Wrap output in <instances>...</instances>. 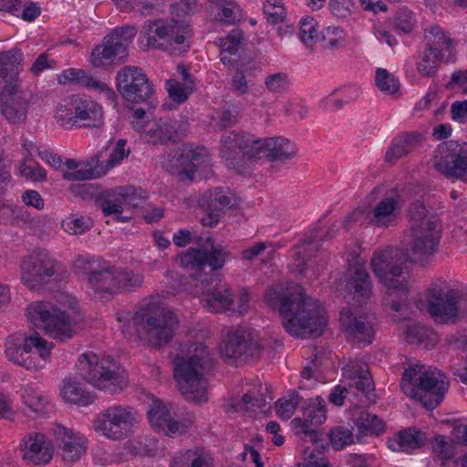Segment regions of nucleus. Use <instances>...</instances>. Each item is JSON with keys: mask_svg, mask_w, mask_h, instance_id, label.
Segmentation results:
<instances>
[{"mask_svg": "<svg viewBox=\"0 0 467 467\" xmlns=\"http://www.w3.org/2000/svg\"><path fill=\"white\" fill-rule=\"evenodd\" d=\"M265 301L282 317L283 327L293 337L320 336L327 324L324 308L316 299L306 296L301 286L281 296L275 288H269Z\"/></svg>", "mask_w": 467, "mask_h": 467, "instance_id": "f257e3e1", "label": "nucleus"}, {"mask_svg": "<svg viewBox=\"0 0 467 467\" xmlns=\"http://www.w3.org/2000/svg\"><path fill=\"white\" fill-rule=\"evenodd\" d=\"M121 332L128 338H140L151 347L169 343L174 334L178 319L171 311H165L160 303L150 299L141 303L130 318L119 315Z\"/></svg>", "mask_w": 467, "mask_h": 467, "instance_id": "f03ea898", "label": "nucleus"}, {"mask_svg": "<svg viewBox=\"0 0 467 467\" xmlns=\"http://www.w3.org/2000/svg\"><path fill=\"white\" fill-rule=\"evenodd\" d=\"M78 274L86 276L89 295L103 300L122 289L140 286L143 275L122 268L111 267L109 262L94 254H80L74 261Z\"/></svg>", "mask_w": 467, "mask_h": 467, "instance_id": "7ed1b4c3", "label": "nucleus"}, {"mask_svg": "<svg viewBox=\"0 0 467 467\" xmlns=\"http://www.w3.org/2000/svg\"><path fill=\"white\" fill-rule=\"evenodd\" d=\"M213 354L203 344H195L193 352L187 358L174 360V378L185 399L195 402L207 400L205 374L212 368Z\"/></svg>", "mask_w": 467, "mask_h": 467, "instance_id": "20e7f679", "label": "nucleus"}, {"mask_svg": "<svg viewBox=\"0 0 467 467\" xmlns=\"http://www.w3.org/2000/svg\"><path fill=\"white\" fill-rule=\"evenodd\" d=\"M445 376L435 368L416 364L405 369L400 388L408 397L420 400L428 410L435 409L447 391Z\"/></svg>", "mask_w": 467, "mask_h": 467, "instance_id": "39448f33", "label": "nucleus"}, {"mask_svg": "<svg viewBox=\"0 0 467 467\" xmlns=\"http://www.w3.org/2000/svg\"><path fill=\"white\" fill-rule=\"evenodd\" d=\"M77 369L95 388L116 394L127 386V378L119 365L110 357H99L93 352L79 356Z\"/></svg>", "mask_w": 467, "mask_h": 467, "instance_id": "423d86ee", "label": "nucleus"}, {"mask_svg": "<svg viewBox=\"0 0 467 467\" xmlns=\"http://www.w3.org/2000/svg\"><path fill=\"white\" fill-rule=\"evenodd\" d=\"M192 29L184 21L155 20L149 22L147 31L140 38V46L145 48H156L173 55H181L191 47Z\"/></svg>", "mask_w": 467, "mask_h": 467, "instance_id": "0eeeda50", "label": "nucleus"}, {"mask_svg": "<svg viewBox=\"0 0 467 467\" xmlns=\"http://www.w3.org/2000/svg\"><path fill=\"white\" fill-rule=\"evenodd\" d=\"M54 119L59 126L67 130L99 128L104 122V110L91 97L74 94L57 105Z\"/></svg>", "mask_w": 467, "mask_h": 467, "instance_id": "6e6552de", "label": "nucleus"}, {"mask_svg": "<svg viewBox=\"0 0 467 467\" xmlns=\"http://www.w3.org/2000/svg\"><path fill=\"white\" fill-rule=\"evenodd\" d=\"M412 254L420 263L428 261L439 249L441 229L437 221L430 217L425 206L413 202L409 210Z\"/></svg>", "mask_w": 467, "mask_h": 467, "instance_id": "1a4fd4ad", "label": "nucleus"}, {"mask_svg": "<svg viewBox=\"0 0 467 467\" xmlns=\"http://www.w3.org/2000/svg\"><path fill=\"white\" fill-rule=\"evenodd\" d=\"M425 49L420 51L416 61V69L422 78L434 77L441 62L456 61V49L453 40L440 26H431L425 30Z\"/></svg>", "mask_w": 467, "mask_h": 467, "instance_id": "9d476101", "label": "nucleus"}, {"mask_svg": "<svg viewBox=\"0 0 467 467\" xmlns=\"http://www.w3.org/2000/svg\"><path fill=\"white\" fill-rule=\"evenodd\" d=\"M405 254L397 247L389 246L374 252L370 267L379 281L390 291L407 294L409 276L403 272Z\"/></svg>", "mask_w": 467, "mask_h": 467, "instance_id": "9b49d317", "label": "nucleus"}, {"mask_svg": "<svg viewBox=\"0 0 467 467\" xmlns=\"http://www.w3.org/2000/svg\"><path fill=\"white\" fill-rule=\"evenodd\" d=\"M26 317L30 323L55 339L65 341L73 337L74 319L51 302H33L26 308Z\"/></svg>", "mask_w": 467, "mask_h": 467, "instance_id": "f8f14e48", "label": "nucleus"}, {"mask_svg": "<svg viewBox=\"0 0 467 467\" xmlns=\"http://www.w3.org/2000/svg\"><path fill=\"white\" fill-rule=\"evenodd\" d=\"M138 415L130 406L114 404L100 410L93 420L95 431L111 441H123L138 424Z\"/></svg>", "mask_w": 467, "mask_h": 467, "instance_id": "ddd939ff", "label": "nucleus"}, {"mask_svg": "<svg viewBox=\"0 0 467 467\" xmlns=\"http://www.w3.org/2000/svg\"><path fill=\"white\" fill-rule=\"evenodd\" d=\"M35 348L39 357L44 360L50 356V351L54 348L53 343H48L37 333L23 337L20 335L10 337L5 343V355L10 361L26 369H38L42 366L36 364L32 357V348Z\"/></svg>", "mask_w": 467, "mask_h": 467, "instance_id": "4468645a", "label": "nucleus"}, {"mask_svg": "<svg viewBox=\"0 0 467 467\" xmlns=\"http://www.w3.org/2000/svg\"><path fill=\"white\" fill-rule=\"evenodd\" d=\"M117 88L122 98L131 103L146 104L154 108L155 90L142 69L125 67L117 75Z\"/></svg>", "mask_w": 467, "mask_h": 467, "instance_id": "2eb2a0df", "label": "nucleus"}, {"mask_svg": "<svg viewBox=\"0 0 467 467\" xmlns=\"http://www.w3.org/2000/svg\"><path fill=\"white\" fill-rule=\"evenodd\" d=\"M211 172V157L202 146L185 145L172 160L171 173L180 181H192L195 176L207 178Z\"/></svg>", "mask_w": 467, "mask_h": 467, "instance_id": "dca6fc26", "label": "nucleus"}, {"mask_svg": "<svg viewBox=\"0 0 467 467\" xmlns=\"http://www.w3.org/2000/svg\"><path fill=\"white\" fill-rule=\"evenodd\" d=\"M58 267V262L46 250L26 256L20 265L21 280L30 289H39L48 284Z\"/></svg>", "mask_w": 467, "mask_h": 467, "instance_id": "f3484780", "label": "nucleus"}, {"mask_svg": "<svg viewBox=\"0 0 467 467\" xmlns=\"http://www.w3.org/2000/svg\"><path fill=\"white\" fill-rule=\"evenodd\" d=\"M136 36V28L130 26L117 27L105 36L103 42L98 45L91 53L90 61L94 67H99L109 65L115 58L127 56V47Z\"/></svg>", "mask_w": 467, "mask_h": 467, "instance_id": "a211bd4d", "label": "nucleus"}, {"mask_svg": "<svg viewBox=\"0 0 467 467\" xmlns=\"http://www.w3.org/2000/svg\"><path fill=\"white\" fill-rule=\"evenodd\" d=\"M257 139L245 133L230 131L221 138V155L231 169H238L244 160H256Z\"/></svg>", "mask_w": 467, "mask_h": 467, "instance_id": "6ab92c4d", "label": "nucleus"}, {"mask_svg": "<svg viewBox=\"0 0 467 467\" xmlns=\"http://www.w3.org/2000/svg\"><path fill=\"white\" fill-rule=\"evenodd\" d=\"M349 402L356 407L367 406L374 397V383L366 365L349 363L343 369Z\"/></svg>", "mask_w": 467, "mask_h": 467, "instance_id": "aec40b11", "label": "nucleus"}, {"mask_svg": "<svg viewBox=\"0 0 467 467\" xmlns=\"http://www.w3.org/2000/svg\"><path fill=\"white\" fill-rule=\"evenodd\" d=\"M220 353L225 360H246L260 355L261 347L251 332L237 328L229 331L220 343Z\"/></svg>", "mask_w": 467, "mask_h": 467, "instance_id": "412c9836", "label": "nucleus"}, {"mask_svg": "<svg viewBox=\"0 0 467 467\" xmlns=\"http://www.w3.org/2000/svg\"><path fill=\"white\" fill-rule=\"evenodd\" d=\"M196 287V294L202 296V303L209 311L222 313L234 309V296L231 288L218 282L217 278L205 275Z\"/></svg>", "mask_w": 467, "mask_h": 467, "instance_id": "4be33fe9", "label": "nucleus"}, {"mask_svg": "<svg viewBox=\"0 0 467 467\" xmlns=\"http://www.w3.org/2000/svg\"><path fill=\"white\" fill-rule=\"evenodd\" d=\"M459 293L455 289L444 291L432 288L428 292V312L437 322L449 323L458 316Z\"/></svg>", "mask_w": 467, "mask_h": 467, "instance_id": "5701e85b", "label": "nucleus"}, {"mask_svg": "<svg viewBox=\"0 0 467 467\" xmlns=\"http://www.w3.org/2000/svg\"><path fill=\"white\" fill-rule=\"evenodd\" d=\"M339 321L348 342L358 348H364L373 342L375 329L365 317H358L349 308H343L340 311Z\"/></svg>", "mask_w": 467, "mask_h": 467, "instance_id": "b1692460", "label": "nucleus"}, {"mask_svg": "<svg viewBox=\"0 0 467 467\" xmlns=\"http://www.w3.org/2000/svg\"><path fill=\"white\" fill-rule=\"evenodd\" d=\"M435 168L446 177L467 182V142L450 141L446 151H441V158L436 161Z\"/></svg>", "mask_w": 467, "mask_h": 467, "instance_id": "393cba45", "label": "nucleus"}, {"mask_svg": "<svg viewBox=\"0 0 467 467\" xmlns=\"http://www.w3.org/2000/svg\"><path fill=\"white\" fill-rule=\"evenodd\" d=\"M346 291L358 302L368 300L372 294V281L366 268V262L356 257L343 275Z\"/></svg>", "mask_w": 467, "mask_h": 467, "instance_id": "a878e982", "label": "nucleus"}, {"mask_svg": "<svg viewBox=\"0 0 467 467\" xmlns=\"http://www.w3.org/2000/svg\"><path fill=\"white\" fill-rule=\"evenodd\" d=\"M53 433L64 461L73 462L86 453L88 442L80 432L61 424H56Z\"/></svg>", "mask_w": 467, "mask_h": 467, "instance_id": "bb28decb", "label": "nucleus"}, {"mask_svg": "<svg viewBox=\"0 0 467 467\" xmlns=\"http://www.w3.org/2000/svg\"><path fill=\"white\" fill-rule=\"evenodd\" d=\"M233 194L229 189L222 187L205 192L199 199V205L207 211L202 218L203 226L214 227L218 224L221 212L233 205Z\"/></svg>", "mask_w": 467, "mask_h": 467, "instance_id": "cd10ccee", "label": "nucleus"}, {"mask_svg": "<svg viewBox=\"0 0 467 467\" xmlns=\"http://www.w3.org/2000/svg\"><path fill=\"white\" fill-rule=\"evenodd\" d=\"M303 418H295L292 420V428L297 433L317 436V432L311 426H317L327 420L326 401L320 397L308 399L302 405Z\"/></svg>", "mask_w": 467, "mask_h": 467, "instance_id": "c85d7f7f", "label": "nucleus"}, {"mask_svg": "<svg viewBox=\"0 0 467 467\" xmlns=\"http://www.w3.org/2000/svg\"><path fill=\"white\" fill-rule=\"evenodd\" d=\"M57 81L61 85L78 84L88 89L99 91L110 105L114 107L117 105V95L114 90L106 82L88 74L83 69H65L58 75Z\"/></svg>", "mask_w": 467, "mask_h": 467, "instance_id": "c756f323", "label": "nucleus"}, {"mask_svg": "<svg viewBox=\"0 0 467 467\" xmlns=\"http://www.w3.org/2000/svg\"><path fill=\"white\" fill-rule=\"evenodd\" d=\"M1 111L12 123H20L26 119L29 101L16 85H5L0 95Z\"/></svg>", "mask_w": 467, "mask_h": 467, "instance_id": "7c9ffc66", "label": "nucleus"}, {"mask_svg": "<svg viewBox=\"0 0 467 467\" xmlns=\"http://www.w3.org/2000/svg\"><path fill=\"white\" fill-rule=\"evenodd\" d=\"M226 252L221 245L212 244L211 250L205 252L189 248L180 255V265L185 268L198 269L209 265L212 270L221 269L225 263Z\"/></svg>", "mask_w": 467, "mask_h": 467, "instance_id": "2f4dec72", "label": "nucleus"}, {"mask_svg": "<svg viewBox=\"0 0 467 467\" xmlns=\"http://www.w3.org/2000/svg\"><path fill=\"white\" fill-rule=\"evenodd\" d=\"M23 459L34 465H45L53 458V446L45 434L30 433L21 444Z\"/></svg>", "mask_w": 467, "mask_h": 467, "instance_id": "473e14b6", "label": "nucleus"}, {"mask_svg": "<svg viewBox=\"0 0 467 467\" xmlns=\"http://www.w3.org/2000/svg\"><path fill=\"white\" fill-rule=\"evenodd\" d=\"M256 159L262 154L271 161L292 159L296 153V145L283 137L257 139Z\"/></svg>", "mask_w": 467, "mask_h": 467, "instance_id": "72a5a7b5", "label": "nucleus"}, {"mask_svg": "<svg viewBox=\"0 0 467 467\" xmlns=\"http://www.w3.org/2000/svg\"><path fill=\"white\" fill-rule=\"evenodd\" d=\"M399 201L394 197H386L379 201L368 213V222L378 227H389L395 224L399 214Z\"/></svg>", "mask_w": 467, "mask_h": 467, "instance_id": "f704fd0d", "label": "nucleus"}, {"mask_svg": "<svg viewBox=\"0 0 467 467\" xmlns=\"http://www.w3.org/2000/svg\"><path fill=\"white\" fill-rule=\"evenodd\" d=\"M427 435L415 428H409L399 433L397 438L389 441V447L393 451L411 452L421 447L427 441Z\"/></svg>", "mask_w": 467, "mask_h": 467, "instance_id": "c9c22d12", "label": "nucleus"}, {"mask_svg": "<svg viewBox=\"0 0 467 467\" xmlns=\"http://www.w3.org/2000/svg\"><path fill=\"white\" fill-rule=\"evenodd\" d=\"M23 53L19 49H11L0 53V78L6 85H14L20 72V64L23 60Z\"/></svg>", "mask_w": 467, "mask_h": 467, "instance_id": "e433bc0d", "label": "nucleus"}, {"mask_svg": "<svg viewBox=\"0 0 467 467\" xmlns=\"http://www.w3.org/2000/svg\"><path fill=\"white\" fill-rule=\"evenodd\" d=\"M405 339L410 345L430 348L438 342V335L430 327L410 324L405 330Z\"/></svg>", "mask_w": 467, "mask_h": 467, "instance_id": "4c0bfd02", "label": "nucleus"}, {"mask_svg": "<svg viewBox=\"0 0 467 467\" xmlns=\"http://www.w3.org/2000/svg\"><path fill=\"white\" fill-rule=\"evenodd\" d=\"M212 456L202 449L187 450L176 454L171 467H213Z\"/></svg>", "mask_w": 467, "mask_h": 467, "instance_id": "58836bf2", "label": "nucleus"}, {"mask_svg": "<svg viewBox=\"0 0 467 467\" xmlns=\"http://www.w3.org/2000/svg\"><path fill=\"white\" fill-rule=\"evenodd\" d=\"M195 420L193 412L185 408L176 407L163 433L167 436L182 435L192 427Z\"/></svg>", "mask_w": 467, "mask_h": 467, "instance_id": "ea45409f", "label": "nucleus"}, {"mask_svg": "<svg viewBox=\"0 0 467 467\" xmlns=\"http://www.w3.org/2000/svg\"><path fill=\"white\" fill-rule=\"evenodd\" d=\"M420 135L418 132L405 133L393 140L385 156L386 161L396 162L399 159L407 155L420 140Z\"/></svg>", "mask_w": 467, "mask_h": 467, "instance_id": "a19ab883", "label": "nucleus"}, {"mask_svg": "<svg viewBox=\"0 0 467 467\" xmlns=\"http://www.w3.org/2000/svg\"><path fill=\"white\" fill-rule=\"evenodd\" d=\"M215 8V18L224 25H234L243 17V9L235 0H209Z\"/></svg>", "mask_w": 467, "mask_h": 467, "instance_id": "79ce46f5", "label": "nucleus"}, {"mask_svg": "<svg viewBox=\"0 0 467 467\" xmlns=\"http://www.w3.org/2000/svg\"><path fill=\"white\" fill-rule=\"evenodd\" d=\"M175 409L176 406L171 403L165 404L159 400H153L147 412L151 427L158 431L163 432Z\"/></svg>", "mask_w": 467, "mask_h": 467, "instance_id": "37998d69", "label": "nucleus"}, {"mask_svg": "<svg viewBox=\"0 0 467 467\" xmlns=\"http://www.w3.org/2000/svg\"><path fill=\"white\" fill-rule=\"evenodd\" d=\"M61 395L67 403L78 406H88L95 400L94 395L86 391L80 383L71 379L64 380Z\"/></svg>", "mask_w": 467, "mask_h": 467, "instance_id": "c03bdc74", "label": "nucleus"}, {"mask_svg": "<svg viewBox=\"0 0 467 467\" xmlns=\"http://www.w3.org/2000/svg\"><path fill=\"white\" fill-rule=\"evenodd\" d=\"M128 450L140 456H156L162 452V447L159 441L151 436H138L129 441Z\"/></svg>", "mask_w": 467, "mask_h": 467, "instance_id": "a18cd8bd", "label": "nucleus"}, {"mask_svg": "<svg viewBox=\"0 0 467 467\" xmlns=\"http://www.w3.org/2000/svg\"><path fill=\"white\" fill-rule=\"evenodd\" d=\"M183 80L185 83H180L174 79H169L166 81V88L169 92V96L173 101L177 103L184 102L189 94L192 91L193 81L186 69L182 70Z\"/></svg>", "mask_w": 467, "mask_h": 467, "instance_id": "49530a36", "label": "nucleus"}, {"mask_svg": "<svg viewBox=\"0 0 467 467\" xmlns=\"http://www.w3.org/2000/svg\"><path fill=\"white\" fill-rule=\"evenodd\" d=\"M355 426L361 435H379L384 431L383 421L376 415L368 411H361L355 420Z\"/></svg>", "mask_w": 467, "mask_h": 467, "instance_id": "de8ad7c7", "label": "nucleus"}, {"mask_svg": "<svg viewBox=\"0 0 467 467\" xmlns=\"http://www.w3.org/2000/svg\"><path fill=\"white\" fill-rule=\"evenodd\" d=\"M176 130L171 122L155 123L146 131L145 140L152 144H163L175 140Z\"/></svg>", "mask_w": 467, "mask_h": 467, "instance_id": "09e8293b", "label": "nucleus"}, {"mask_svg": "<svg viewBox=\"0 0 467 467\" xmlns=\"http://www.w3.org/2000/svg\"><path fill=\"white\" fill-rule=\"evenodd\" d=\"M254 85V71L246 67L238 68L231 81V88L238 96L249 93Z\"/></svg>", "mask_w": 467, "mask_h": 467, "instance_id": "8fccbe9b", "label": "nucleus"}, {"mask_svg": "<svg viewBox=\"0 0 467 467\" xmlns=\"http://www.w3.org/2000/svg\"><path fill=\"white\" fill-rule=\"evenodd\" d=\"M115 196H117L121 202L123 206L130 208H138L147 198L146 192L134 186H124L118 187L115 189Z\"/></svg>", "mask_w": 467, "mask_h": 467, "instance_id": "3c124183", "label": "nucleus"}, {"mask_svg": "<svg viewBox=\"0 0 467 467\" xmlns=\"http://www.w3.org/2000/svg\"><path fill=\"white\" fill-rule=\"evenodd\" d=\"M317 236H315L313 238L309 237L303 240L300 244H297L294 248L293 256L296 257V261L297 262L295 264L296 268V271L301 275L306 273L309 258L307 252L314 248L317 249Z\"/></svg>", "mask_w": 467, "mask_h": 467, "instance_id": "603ef678", "label": "nucleus"}, {"mask_svg": "<svg viewBox=\"0 0 467 467\" xmlns=\"http://www.w3.org/2000/svg\"><path fill=\"white\" fill-rule=\"evenodd\" d=\"M416 24V18L412 12L406 7L400 8L393 20L392 27L400 35L412 32Z\"/></svg>", "mask_w": 467, "mask_h": 467, "instance_id": "864d4df0", "label": "nucleus"}, {"mask_svg": "<svg viewBox=\"0 0 467 467\" xmlns=\"http://www.w3.org/2000/svg\"><path fill=\"white\" fill-rule=\"evenodd\" d=\"M300 397L297 391L292 390L276 402V414L282 420H289L299 405Z\"/></svg>", "mask_w": 467, "mask_h": 467, "instance_id": "5fc2aeb1", "label": "nucleus"}, {"mask_svg": "<svg viewBox=\"0 0 467 467\" xmlns=\"http://www.w3.org/2000/svg\"><path fill=\"white\" fill-rule=\"evenodd\" d=\"M23 403L34 412H39L44 408V397L33 384H26L21 389Z\"/></svg>", "mask_w": 467, "mask_h": 467, "instance_id": "6e6d98bb", "label": "nucleus"}, {"mask_svg": "<svg viewBox=\"0 0 467 467\" xmlns=\"http://www.w3.org/2000/svg\"><path fill=\"white\" fill-rule=\"evenodd\" d=\"M299 36L301 41L311 47L317 39V22L312 16H304L299 22Z\"/></svg>", "mask_w": 467, "mask_h": 467, "instance_id": "4d7b16f0", "label": "nucleus"}, {"mask_svg": "<svg viewBox=\"0 0 467 467\" xmlns=\"http://www.w3.org/2000/svg\"><path fill=\"white\" fill-rule=\"evenodd\" d=\"M201 5L195 0H178L171 5L170 12L175 20L193 16L201 11Z\"/></svg>", "mask_w": 467, "mask_h": 467, "instance_id": "13d9d810", "label": "nucleus"}, {"mask_svg": "<svg viewBox=\"0 0 467 467\" xmlns=\"http://www.w3.org/2000/svg\"><path fill=\"white\" fill-rule=\"evenodd\" d=\"M375 82L382 92L388 94H395L399 89V80L385 68L376 70Z\"/></svg>", "mask_w": 467, "mask_h": 467, "instance_id": "bf43d9fd", "label": "nucleus"}, {"mask_svg": "<svg viewBox=\"0 0 467 467\" xmlns=\"http://www.w3.org/2000/svg\"><path fill=\"white\" fill-rule=\"evenodd\" d=\"M93 222L89 217H67L62 223V227L70 234H82L92 227Z\"/></svg>", "mask_w": 467, "mask_h": 467, "instance_id": "052dcab7", "label": "nucleus"}, {"mask_svg": "<svg viewBox=\"0 0 467 467\" xmlns=\"http://www.w3.org/2000/svg\"><path fill=\"white\" fill-rule=\"evenodd\" d=\"M97 177L94 168L88 162L81 161L73 171H64L63 178L67 181H88Z\"/></svg>", "mask_w": 467, "mask_h": 467, "instance_id": "680f3d73", "label": "nucleus"}, {"mask_svg": "<svg viewBox=\"0 0 467 467\" xmlns=\"http://www.w3.org/2000/svg\"><path fill=\"white\" fill-rule=\"evenodd\" d=\"M324 46L329 48L339 47L345 40V34L339 26H329L321 32Z\"/></svg>", "mask_w": 467, "mask_h": 467, "instance_id": "e2e57ef3", "label": "nucleus"}, {"mask_svg": "<svg viewBox=\"0 0 467 467\" xmlns=\"http://www.w3.org/2000/svg\"><path fill=\"white\" fill-rule=\"evenodd\" d=\"M121 11L134 9L141 15H150L154 6L147 0H112Z\"/></svg>", "mask_w": 467, "mask_h": 467, "instance_id": "0e129e2a", "label": "nucleus"}, {"mask_svg": "<svg viewBox=\"0 0 467 467\" xmlns=\"http://www.w3.org/2000/svg\"><path fill=\"white\" fill-rule=\"evenodd\" d=\"M265 84L273 93H282L289 87L288 77L285 73H275L265 78Z\"/></svg>", "mask_w": 467, "mask_h": 467, "instance_id": "69168bd1", "label": "nucleus"}, {"mask_svg": "<svg viewBox=\"0 0 467 467\" xmlns=\"http://www.w3.org/2000/svg\"><path fill=\"white\" fill-rule=\"evenodd\" d=\"M126 140L120 139L112 149L109 159L107 160V168L111 169L119 165L130 154V150H126Z\"/></svg>", "mask_w": 467, "mask_h": 467, "instance_id": "338daca9", "label": "nucleus"}, {"mask_svg": "<svg viewBox=\"0 0 467 467\" xmlns=\"http://www.w3.org/2000/svg\"><path fill=\"white\" fill-rule=\"evenodd\" d=\"M330 441L336 450H341L353 442V434L349 430L339 427L331 431Z\"/></svg>", "mask_w": 467, "mask_h": 467, "instance_id": "774afa93", "label": "nucleus"}]
</instances>
